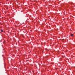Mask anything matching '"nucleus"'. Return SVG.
<instances>
[{"instance_id": "1", "label": "nucleus", "mask_w": 75, "mask_h": 75, "mask_svg": "<svg viewBox=\"0 0 75 75\" xmlns=\"http://www.w3.org/2000/svg\"><path fill=\"white\" fill-rule=\"evenodd\" d=\"M73 35H74V34H71V36L72 37V36H73Z\"/></svg>"}, {"instance_id": "2", "label": "nucleus", "mask_w": 75, "mask_h": 75, "mask_svg": "<svg viewBox=\"0 0 75 75\" xmlns=\"http://www.w3.org/2000/svg\"><path fill=\"white\" fill-rule=\"evenodd\" d=\"M1 32H3V30L1 29Z\"/></svg>"}]
</instances>
